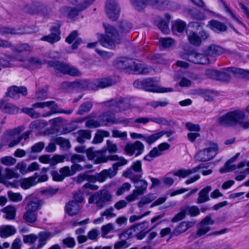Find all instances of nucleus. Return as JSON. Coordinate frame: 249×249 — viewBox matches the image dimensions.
Here are the masks:
<instances>
[{
    "instance_id": "f257e3e1",
    "label": "nucleus",
    "mask_w": 249,
    "mask_h": 249,
    "mask_svg": "<svg viewBox=\"0 0 249 249\" xmlns=\"http://www.w3.org/2000/svg\"><path fill=\"white\" fill-rule=\"evenodd\" d=\"M245 114L241 110H234L227 113L218 118L219 125L225 127L234 126L238 124L245 129L249 127V121H243Z\"/></svg>"
},
{
    "instance_id": "f03ea898",
    "label": "nucleus",
    "mask_w": 249,
    "mask_h": 249,
    "mask_svg": "<svg viewBox=\"0 0 249 249\" xmlns=\"http://www.w3.org/2000/svg\"><path fill=\"white\" fill-rule=\"evenodd\" d=\"M105 34L98 35L99 42L104 47L114 49L116 44H120L121 39L116 28L109 24L104 23Z\"/></svg>"
},
{
    "instance_id": "7ed1b4c3",
    "label": "nucleus",
    "mask_w": 249,
    "mask_h": 249,
    "mask_svg": "<svg viewBox=\"0 0 249 249\" xmlns=\"http://www.w3.org/2000/svg\"><path fill=\"white\" fill-rule=\"evenodd\" d=\"M138 11H141L148 3L159 10H177L180 8L177 3L168 0H130Z\"/></svg>"
},
{
    "instance_id": "20e7f679",
    "label": "nucleus",
    "mask_w": 249,
    "mask_h": 249,
    "mask_svg": "<svg viewBox=\"0 0 249 249\" xmlns=\"http://www.w3.org/2000/svg\"><path fill=\"white\" fill-rule=\"evenodd\" d=\"M74 7L64 6L60 9V13L69 18H73L79 15L80 12L86 9L95 0H68Z\"/></svg>"
},
{
    "instance_id": "39448f33",
    "label": "nucleus",
    "mask_w": 249,
    "mask_h": 249,
    "mask_svg": "<svg viewBox=\"0 0 249 249\" xmlns=\"http://www.w3.org/2000/svg\"><path fill=\"white\" fill-rule=\"evenodd\" d=\"M112 196L108 190L103 189L92 195L89 199V203H95L100 209H102L106 203L111 200Z\"/></svg>"
},
{
    "instance_id": "423d86ee",
    "label": "nucleus",
    "mask_w": 249,
    "mask_h": 249,
    "mask_svg": "<svg viewBox=\"0 0 249 249\" xmlns=\"http://www.w3.org/2000/svg\"><path fill=\"white\" fill-rule=\"evenodd\" d=\"M48 64L49 66L64 74L72 76H79L81 75L80 71L77 69L68 64L57 61H50Z\"/></svg>"
},
{
    "instance_id": "0eeeda50",
    "label": "nucleus",
    "mask_w": 249,
    "mask_h": 249,
    "mask_svg": "<svg viewBox=\"0 0 249 249\" xmlns=\"http://www.w3.org/2000/svg\"><path fill=\"white\" fill-rule=\"evenodd\" d=\"M217 145L213 143L211 146L199 150L196 154L195 158L197 161L206 162L213 159L217 154Z\"/></svg>"
},
{
    "instance_id": "6e6552de",
    "label": "nucleus",
    "mask_w": 249,
    "mask_h": 249,
    "mask_svg": "<svg viewBox=\"0 0 249 249\" xmlns=\"http://www.w3.org/2000/svg\"><path fill=\"white\" fill-rule=\"evenodd\" d=\"M91 82L85 80H78L74 82L65 81L62 83L61 87L67 90H85L91 88Z\"/></svg>"
},
{
    "instance_id": "1a4fd4ad",
    "label": "nucleus",
    "mask_w": 249,
    "mask_h": 249,
    "mask_svg": "<svg viewBox=\"0 0 249 249\" xmlns=\"http://www.w3.org/2000/svg\"><path fill=\"white\" fill-rule=\"evenodd\" d=\"M214 221L212 219L211 215L209 214L205 217L202 220L197 224V231L195 235H194V238H196L200 237L211 230V228L209 225L213 224Z\"/></svg>"
},
{
    "instance_id": "9d476101",
    "label": "nucleus",
    "mask_w": 249,
    "mask_h": 249,
    "mask_svg": "<svg viewBox=\"0 0 249 249\" xmlns=\"http://www.w3.org/2000/svg\"><path fill=\"white\" fill-rule=\"evenodd\" d=\"M120 10L119 5L115 0H107L106 11L110 19L116 21L119 18Z\"/></svg>"
},
{
    "instance_id": "9b49d317",
    "label": "nucleus",
    "mask_w": 249,
    "mask_h": 249,
    "mask_svg": "<svg viewBox=\"0 0 249 249\" xmlns=\"http://www.w3.org/2000/svg\"><path fill=\"white\" fill-rule=\"evenodd\" d=\"M28 12L31 14H40L44 16L49 15L52 12V9L49 6L40 2H33L28 6Z\"/></svg>"
},
{
    "instance_id": "f8f14e48",
    "label": "nucleus",
    "mask_w": 249,
    "mask_h": 249,
    "mask_svg": "<svg viewBox=\"0 0 249 249\" xmlns=\"http://www.w3.org/2000/svg\"><path fill=\"white\" fill-rule=\"evenodd\" d=\"M187 36L189 43L196 46H200L202 41L207 39L209 36L204 30L199 32V35L195 32H187Z\"/></svg>"
},
{
    "instance_id": "ddd939ff",
    "label": "nucleus",
    "mask_w": 249,
    "mask_h": 249,
    "mask_svg": "<svg viewBox=\"0 0 249 249\" xmlns=\"http://www.w3.org/2000/svg\"><path fill=\"white\" fill-rule=\"evenodd\" d=\"M105 106L112 107L115 112L122 111L127 109L130 107L128 103L125 102L122 98L111 99L104 103Z\"/></svg>"
},
{
    "instance_id": "4468645a",
    "label": "nucleus",
    "mask_w": 249,
    "mask_h": 249,
    "mask_svg": "<svg viewBox=\"0 0 249 249\" xmlns=\"http://www.w3.org/2000/svg\"><path fill=\"white\" fill-rule=\"evenodd\" d=\"M61 25L57 23L52 27L51 28V33L47 36H43L41 40L47 41L51 44H53L59 41L61 39L60 30Z\"/></svg>"
},
{
    "instance_id": "2eb2a0df",
    "label": "nucleus",
    "mask_w": 249,
    "mask_h": 249,
    "mask_svg": "<svg viewBox=\"0 0 249 249\" xmlns=\"http://www.w3.org/2000/svg\"><path fill=\"white\" fill-rule=\"evenodd\" d=\"M155 78H150L144 79L143 89L146 91H152L154 92H165L172 91L171 88L168 89L160 88L158 87L155 83Z\"/></svg>"
},
{
    "instance_id": "dca6fc26",
    "label": "nucleus",
    "mask_w": 249,
    "mask_h": 249,
    "mask_svg": "<svg viewBox=\"0 0 249 249\" xmlns=\"http://www.w3.org/2000/svg\"><path fill=\"white\" fill-rule=\"evenodd\" d=\"M144 145L139 141L133 143H127L124 147L125 151L130 156L134 154L136 156H139L142 153Z\"/></svg>"
},
{
    "instance_id": "f3484780",
    "label": "nucleus",
    "mask_w": 249,
    "mask_h": 249,
    "mask_svg": "<svg viewBox=\"0 0 249 249\" xmlns=\"http://www.w3.org/2000/svg\"><path fill=\"white\" fill-rule=\"evenodd\" d=\"M108 160H118V162L114 163L118 169V167L125 165L127 163V160L123 157H119L117 155H110L107 157L105 156H101L95 160V163L99 164L103 162H106Z\"/></svg>"
},
{
    "instance_id": "a211bd4d",
    "label": "nucleus",
    "mask_w": 249,
    "mask_h": 249,
    "mask_svg": "<svg viewBox=\"0 0 249 249\" xmlns=\"http://www.w3.org/2000/svg\"><path fill=\"white\" fill-rule=\"evenodd\" d=\"M151 71L150 68L144 66L141 63L136 62L132 60V63L131 64L128 71L133 74H147Z\"/></svg>"
},
{
    "instance_id": "6ab92c4d",
    "label": "nucleus",
    "mask_w": 249,
    "mask_h": 249,
    "mask_svg": "<svg viewBox=\"0 0 249 249\" xmlns=\"http://www.w3.org/2000/svg\"><path fill=\"white\" fill-rule=\"evenodd\" d=\"M190 59L191 62L196 64L206 65L210 63L209 57L204 53H201L196 51H192Z\"/></svg>"
},
{
    "instance_id": "aec40b11",
    "label": "nucleus",
    "mask_w": 249,
    "mask_h": 249,
    "mask_svg": "<svg viewBox=\"0 0 249 249\" xmlns=\"http://www.w3.org/2000/svg\"><path fill=\"white\" fill-rule=\"evenodd\" d=\"M0 109L5 113L16 114L19 112V108L12 103L1 100L0 101Z\"/></svg>"
},
{
    "instance_id": "412c9836",
    "label": "nucleus",
    "mask_w": 249,
    "mask_h": 249,
    "mask_svg": "<svg viewBox=\"0 0 249 249\" xmlns=\"http://www.w3.org/2000/svg\"><path fill=\"white\" fill-rule=\"evenodd\" d=\"M196 224L195 221H183L175 229L173 232L171 234L170 238L174 235H178L184 232L189 228L193 227Z\"/></svg>"
},
{
    "instance_id": "4be33fe9",
    "label": "nucleus",
    "mask_w": 249,
    "mask_h": 249,
    "mask_svg": "<svg viewBox=\"0 0 249 249\" xmlns=\"http://www.w3.org/2000/svg\"><path fill=\"white\" fill-rule=\"evenodd\" d=\"M133 171L138 172V174L140 175L138 177L142 176V162L140 160L133 162L130 167L124 173L123 176L124 177L133 178L134 177V174L133 175Z\"/></svg>"
},
{
    "instance_id": "5701e85b",
    "label": "nucleus",
    "mask_w": 249,
    "mask_h": 249,
    "mask_svg": "<svg viewBox=\"0 0 249 249\" xmlns=\"http://www.w3.org/2000/svg\"><path fill=\"white\" fill-rule=\"evenodd\" d=\"M165 18L167 19L166 21L160 17H157L155 20V24L162 33L167 34L169 32L168 22L171 19V16L167 14L165 15Z\"/></svg>"
},
{
    "instance_id": "b1692460",
    "label": "nucleus",
    "mask_w": 249,
    "mask_h": 249,
    "mask_svg": "<svg viewBox=\"0 0 249 249\" xmlns=\"http://www.w3.org/2000/svg\"><path fill=\"white\" fill-rule=\"evenodd\" d=\"M102 125H108L109 124H116V119L114 113L110 111L105 112L99 116Z\"/></svg>"
},
{
    "instance_id": "393cba45",
    "label": "nucleus",
    "mask_w": 249,
    "mask_h": 249,
    "mask_svg": "<svg viewBox=\"0 0 249 249\" xmlns=\"http://www.w3.org/2000/svg\"><path fill=\"white\" fill-rule=\"evenodd\" d=\"M203 52L208 57H215L222 54L224 53V49L219 46L212 44L204 49Z\"/></svg>"
},
{
    "instance_id": "a878e982",
    "label": "nucleus",
    "mask_w": 249,
    "mask_h": 249,
    "mask_svg": "<svg viewBox=\"0 0 249 249\" xmlns=\"http://www.w3.org/2000/svg\"><path fill=\"white\" fill-rule=\"evenodd\" d=\"M139 231V229H138V226L136 224L133 225L128 229L124 231L122 233L119 234L120 239L124 238L125 240L135 237L138 231Z\"/></svg>"
},
{
    "instance_id": "bb28decb",
    "label": "nucleus",
    "mask_w": 249,
    "mask_h": 249,
    "mask_svg": "<svg viewBox=\"0 0 249 249\" xmlns=\"http://www.w3.org/2000/svg\"><path fill=\"white\" fill-rule=\"evenodd\" d=\"M212 189V188L211 186H207L203 188L198 193V196L197 199L196 203L197 204H201L209 201L210 198L209 196V194Z\"/></svg>"
},
{
    "instance_id": "cd10ccee",
    "label": "nucleus",
    "mask_w": 249,
    "mask_h": 249,
    "mask_svg": "<svg viewBox=\"0 0 249 249\" xmlns=\"http://www.w3.org/2000/svg\"><path fill=\"white\" fill-rule=\"evenodd\" d=\"M132 63V59L125 57H121L117 59L115 62V66L118 69H126L128 71L131 64Z\"/></svg>"
},
{
    "instance_id": "c85d7f7f",
    "label": "nucleus",
    "mask_w": 249,
    "mask_h": 249,
    "mask_svg": "<svg viewBox=\"0 0 249 249\" xmlns=\"http://www.w3.org/2000/svg\"><path fill=\"white\" fill-rule=\"evenodd\" d=\"M80 209L78 203L75 201H70L65 206V210L68 214L71 216L77 214Z\"/></svg>"
},
{
    "instance_id": "c756f323",
    "label": "nucleus",
    "mask_w": 249,
    "mask_h": 249,
    "mask_svg": "<svg viewBox=\"0 0 249 249\" xmlns=\"http://www.w3.org/2000/svg\"><path fill=\"white\" fill-rule=\"evenodd\" d=\"M209 25L215 32L220 33L225 32L227 30V27L224 23L214 19L209 22Z\"/></svg>"
},
{
    "instance_id": "7c9ffc66",
    "label": "nucleus",
    "mask_w": 249,
    "mask_h": 249,
    "mask_svg": "<svg viewBox=\"0 0 249 249\" xmlns=\"http://www.w3.org/2000/svg\"><path fill=\"white\" fill-rule=\"evenodd\" d=\"M135 184V188L134 190L137 192L138 195H143L146 190L148 183L144 179H139L135 182H133Z\"/></svg>"
},
{
    "instance_id": "2f4dec72",
    "label": "nucleus",
    "mask_w": 249,
    "mask_h": 249,
    "mask_svg": "<svg viewBox=\"0 0 249 249\" xmlns=\"http://www.w3.org/2000/svg\"><path fill=\"white\" fill-rule=\"evenodd\" d=\"M17 231L15 227L11 225H6L0 229V236L5 238L14 235Z\"/></svg>"
},
{
    "instance_id": "473e14b6",
    "label": "nucleus",
    "mask_w": 249,
    "mask_h": 249,
    "mask_svg": "<svg viewBox=\"0 0 249 249\" xmlns=\"http://www.w3.org/2000/svg\"><path fill=\"white\" fill-rule=\"evenodd\" d=\"M76 141L81 144L84 143L86 140H89L91 138V132L87 130H80L77 133Z\"/></svg>"
},
{
    "instance_id": "72a5a7b5",
    "label": "nucleus",
    "mask_w": 249,
    "mask_h": 249,
    "mask_svg": "<svg viewBox=\"0 0 249 249\" xmlns=\"http://www.w3.org/2000/svg\"><path fill=\"white\" fill-rule=\"evenodd\" d=\"M228 70L232 71L236 76L249 80V71L235 67H229Z\"/></svg>"
},
{
    "instance_id": "f704fd0d",
    "label": "nucleus",
    "mask_w": 249,
    "mask_h": 249,
    "mask_svg": "<svg viewBox=\"0 0 249 249\" xmlns=\"http://www.w3.org/2000/svg\"><path fill=\"white\" fill-rule=\"evenodd\" d=\"M41 205V200L38 198H34L27 204L25 209L26 211L36 213V212L40 208Z\"/></svg>"
},
{
    "instance_id": "c9c22d12",
    "label": "nucleus",
    "mask_w": 249,
    "mask_h": 249,
    "mask_svg": "<svg viewBox=\"0 0 249 249\" xmlns=\"http://www.w3.org/2000/svg\"><path fill=\"white\" fill-rule=\"evenodd\" d=\"M52 237V234L49 231L40 232L38 234L39 244L37 249H40L42 248L46 243L47 241Z\"/></svg>"
},
{
    "instance_id": "e433bc0d",
    "label": "nucleus",
    "mask_w": 249,
    "mask_h": 249,
    "mask_svg": "<svg viewBox=\"0 0 249 249\" xmlns=\"http://www.w3.org/2000/svg\"><path fill=\"white\" fill-rule=\"evenodd\" d=\"M186 23L180 19L173 22L172 29L173 33H182L186 27Z\"/></svg>"
},
{
    "instance_id": "4c0bfd02",
    "label": "nucleus",
    "mask_w": 249,
    "mask_h": 249,
    "mask_svg": "<svg viewBox=\"0 0 249 249\" xmlns=\"http://www.w3.org/2000/svg\"><path fill=\"white\" fill-rule=\"evenodd\" d=\"M2 212L5 213L4 217L8 220H13L16 217V209L14 206H8L2 210Z\"/></svg>"
},
{
    "instance_id": "58836bf2",
    "label": "nucleus",
    "mask_w": 249,
    "mask_h": 249,
    "mask_svg": "<svg viewBox=\"0 0 249 249\" xmlns=\"http://www.w3.org/2000/svg\"><path fill=\"white\" fill-rule=\"evenodd\" d=\"M12 50L15 53H21L24 52H31L33 47L28 44L23 43L17 46H13L10 47Z\"/></svg>"
},
{
    "instance_id": "ea45409f",
    "label": "nucleus",
    "mask_w": 249,
    "mask_h": 249,
    "mask_svg": "<svg viewBox=\"0 0 249 249\" xmlns=\"http://www.w3.org/2000/svg\"><path fill=\"white\" fill-rule=\"evenodd\" d=\"M93 107V102L88 101L82 104L77 110V114L78 115H83L85 113L89 112Z\"/></svg>"
},
{
    "instance_id": "a19ab883",
    "label": "nucleus",
    "mask_w": 249,
    "mask_h": 249,
    "mask_svg": "<svg viewBox=\"0 0 249 249\" xmlns=\"http://www.w3.org/2000/svg\"><path fill=\"white\" fill-rule=\"evenodd\" d=\"M37 183L35 177H30L23 178L21 180L20 186L24 189H27L30 187L36 185Z\"/></svg>"
},
{
    "instance_id": "79ce46f5",
    "label": "nucleus",
    "mask_w": 249,
    "mask_h": 249,
    "mask_svg": "<svg viewBox=\"0 0 249 249\" xmlns=\"http://www.w3.org/2000/svg\"><path fill=\"white\" fill-rule=\"evenodd\" d=\"M109 136V132L102 130H98L93 138L92 142L93 143H101L103 142L104 137H108Z\"/></svg>"
},
{
    "instance_id": "37998d69",
    "label": "nucleus",
    "mask_w": 249,
    "mask_h": 249,
    "mask_svg": "<svg viewBox=\"0 0 249 249\" xmlns=\"http://www.w3.org/2000/svg\"><path fill=\"white\" fill-rule=\"evenodd\" d=\"M194 173H195V171L193 168L191 169H180L177 171L172 172L174 176L178 177L180 178H185Z\"/></svg>"
},
{
    "instance_id": "c03bdc74",
    "label": "nucleus",
    "mask_w": 249,
    "mask_h": 249,
    "mask_svg": "<svg viewBox=\"0 0 249 249\" xmlns=\"http://www.w3.org/2000/svg\"><path fill=\"white\" fill-rule=\"evenodd\" d=\"M54 141L56 143L59 145L62 149L65 150H68L71 146L70 141L62 137L56 138Z\"/></svg>"
},
{
    "instance_id": "a18cd8bd",
    "label": "nucleus",
    "mask_w": 249,
    "mask_h": 249,
    "mask_svg": "<svg viewBox=\"0 0 249 249\" xmlns=\"http://www.w3.org/2000/svg\"><path fill=\"white\" fill-rule=\"evenodd\" d=\"M93 178V175H89L86 172L81 173L76 178V182L81 184L85 180L92 182L94 181Z\"/></svg>"
},
{
    "instance_id": "49530a36",
    "label": "nucleus",
    "mask_w": 249,
    "mask_h": 249,
    "mask_svg": "<svg viewBox=\"0 0 249 249\" xmlns=\"http://www.w3.org/2000/svg\"><path fill=\"white\" fill-rule=\"evenodd\" d=\"M47 125V123L43 120H36L32 122L29 128L32 131L34 130L41 129Z\"/></svg>"
},
{
    "instance_id": "de8ad7c7",
    "label": "nucleus",
    "mask_w": 249,
    "mask_h": 249,
    "mask_svg": "<svg viewBox=\"0 0 249 249\" xmlns=\"http://www.w3.org/2000/svg\"><path fill=\"white\" fill-rule=\"evenodd\" d=\"M156 196L153 194H149L143 196L140 201L139 202L138 205L139 208H142L144 205L149 204L154 199Z\"/></svg>"
},
{
    "instance_id": "09e8293b",
    "label": "nucleus",
    "mask_w": 249,
    "mask_h": 249,
    "mask_svg": "<svg viewBox=\"0 0 249 249\" xmlns=\"http://www.w3.org/2000/svg\"><path fill=\"white\" fill-rule=\"evenodd\" d=\"M22 34L18 31V30L9 27L2 26L0 25V34L3 36L5 35H19Z\"/></svg>"
},
{
    "instance_id": "8fccbe9b",
    "label": "nucleus",
    "mask_w": 249,
    "mask_h": 249,
    "mask_svg": "<svg viewBox=\"0 0 249 249\" xmlns=\"http://www.w3.org/2000/svg\"><path fill=\"white\" fill-rule=\"evenodd\" d=\"M229 68L223 69L222 71H218V77L217 80L228 82L231 79V75L229 73L231 72L233 74L234 73L232 71H229Z\"/></svg>"
},
{
    "instance_id": "3c124183",
    "label": "nucleus",
    "mask_w": 249,
    "mask_h": 249,
    "mask_svg": "<svg viewBox=\"0 0 249 249\" xmlns=\"http://www.w3.org/2000/svg\"><path fill=\"white\" fill-rule=\"evenodd\" d=\"M186 215H190L191 217L196 216L198 215L200 211L198 208L196 206H183Z\"/></svg>"
},
{
    "instance_id": "603ef678",
    "label": "nucleus",
    "mask_w": 249,
    "mask_h": 249,
    "mask_svg": "<svg viewBox=\"0 0 249 249\" xmlns=\"http://www.w3.org/2000/svg\"><path fill=\"white\" fill-rule=\"evenodd\" d=\"M23 219L27 223H33L37 220V214L36 213L26 211L23 215Z\"/></svg>"
},
{
    "instance_id": "864d4df0",
    "label": "nucleus",
    "mask_w": 249,
    "mask_h": 249,
    "mask_svg": "<svg viewBox=\"0 0 249 249\" xmlns=\"http://www.w3.org/2000/svg\"><path fill=\"white\" fill-rule=\"evenodd\" d=\"M113 84V82L111 79L104 78L100 79L96 81L95 85L97 87L100 88H105L111 86Z\"/></svg>"
},
{
    "instance_id": "5fc2aeb1",
    "label": "nucleus",
    "mask_w": 249,
    "mask_h": 249,
    "mask_svg": "<svg viewBox=\"0 0 249 249\" xmlns=\"http://www.w3.org/2000/svg\"><path fill=\"white\" fill-rule=\"evenodd\" d=\"M162 153L157 147H154L148 154L144 157V160L148 161H151L154 158L161 155Z\"/></svg>"
},
{
    "instance_id": "6e6d98bb",
    "label": "nucleus",
    "mask_w": 249,
    "mask_h": 249,
    "mask_svg": "<svg viewBox=\"0 0 249 249\" xmlns=\"http://www.w3.org/2000/svg\"><path fill=\"white\" fill-rule=\"evenodd\" d=\"M7 196L10 201L14 202H20L22 199V196L19 193H14L12 191L7 192Z\"/></svg>"
},
{
    "instance_id": "4d7b16f0",
    "label": "nucleus",
    "mask_w": 249,
    "mask_h": 249,
    "mask_svg": "<svg viewBox=\"0 0 249 249\" xmlns=\"http://www.w3.org/2000/svg\"><path fill=\"white\" fill-rule=\"evenodd\" d=\"M189 14L194 19L202 20L205 19V16L200 11L196 9H189L188 10Z\"/></svg>"
},
{
    "instance_id": "13d9d810",
    "label": "nucleus",
    "mask_w": 249,
    "mask_h": 249,
    "mask_svg": "<svg viewBox=\"0 0 249 249\" xmlns=\"http://www.w3.org/2000/svg\"><path fill=\"white\" fill-rule=\"evenodd\" d=\"M6 94L14 99H18L19 98V94H18V87L16 86H13L9 88Z\"/></svg>"
},
{
    "instance_id": "bf43d9fd",
    "label": "nucleus",
    "mask_w": 249,
    "mask_h": 249,
    "mask_svg": "<svg viewBox=\"0 0 249 249\" xmlns=\"http://www.w3.org/2000/svg\"><path fill=\"white\" fill-rule=\"evenodd\" d=\"M132 27L131 23L126 20L122 21L119 24L120 31L121 33H126L129 32Z\"/></svg>"
},
{
    "instance_id": "052dcab7",
    "label": "nucleus",
    "mask_w": 249,
    "mask_h": 249,
    "mask_svg": "<svg viewBox=\"0 0 249 249\" xmlns=\"http://www.w3.org/2000/svg\"><path fill=\"white\" fill-rule=\"evenodd\" d=\"M21 110L22 112L28 115L32 118H37L41 117L40 114L36 111L33 107H24L22 108Z\"/></svg>"
},
{
    "instance_id": "680f3d73",
    "label": "nucleus",
    "mask_w": 249,
    "mask_h": 249,
    "mask_svg": "<svg viewBox=\"0 0 249 249\" xmlns=\"http://www.w3.org/2000/svg\"><path fill=\"white\" fill-rule=\"evenodd\" d=\"M113 230L114 226L112 223L103 226L101 228L102 236L104 238H107L108 236L107 235Z\"/></svg>"
},
{
    "instance_id": "e2e57ef3",
    "label": "nucleus",
    "mask_w": 249,
    "mask_h": 249,
    "mask_svg": "<svg viewBox=\"0 0 249 249\" xmlns=\"http://www.w3.org/2000/svg\"><path fill=\"white\" fill-rule=\"evenodd\" d=\"M161 138L160 132L149 136H145L144 140L149 144H151Z\"/></svg>"
},
{
    "instance_id": "0e129e2a",
    "label": "nucleus",
    "mask_w": 249,
    "mask_h": 249,
    "mask_svg": "<svg viewBox=\"0 0 249 249\" xmlns=\"http://www.w3.org/2000/svg\"><path fill=\"white\" fill-rule=\"evenodd\" d=\"M199 93L202 94V97L206 101H212L214 100V96L212 91L199 89L198 90Z\"/></svg>"
},
{
    "instance_id": "69168bd1",
    "label": "nucleus",
    "mask_w": 249,
    "mask_h": 249,
    "mask_svg": "<svg viewBox=\"0 0 249 249\" xmlns=\"http://www.w3.org/2000/svg\"><path fill=\"white\" fill-rule=\"evenodd\" d=\"M186 213L183 207L180 208L179 213H178L171 220L172 222H177L184 219Z\"/></svg>"
},
{
    "instance_id": "338daca9",
    "label": "nucleus",
    "mask_w": 249,
    "mask_h": 249,
    "mask_svg": "<svg viewBox=\"0 0 249 249\" xmlns=\"http://www.w3.org/2000/svg\"><path fill=\"white\" fill-rule=\"evenodd\" d=\"M85 126L87 128H93L99 127L102 126V124L100 120L96 121L93 119H89L86 122Z\"/></svg>"
},
{
    "instance_id": "774afa93",
    "label": "nucleus",
    "mask_w": 249,
    "mask_h": 249,
    "mask_svg": "<svg viewBox=\"0 0 249 249\" xmlns=\"http://www.w3.org/2000/svg\"><path fill=\"white\" fill-rule=\"evenodd\" d=\"M112 137L113 138H119L123 141L127 139V133L126 132H121L118 130L114 129L112 131Z\"/></svg>"
}]
</instances>
